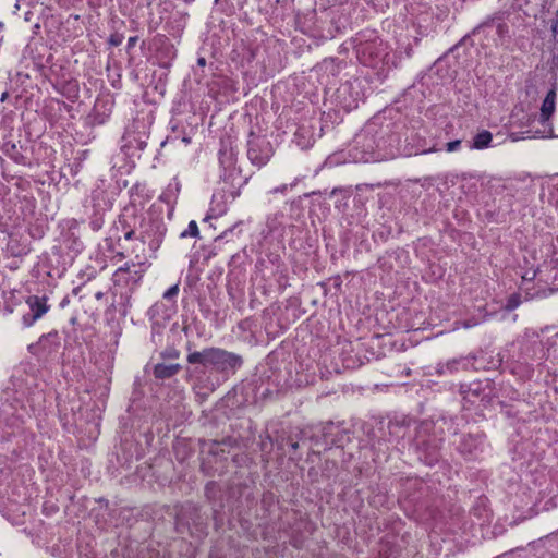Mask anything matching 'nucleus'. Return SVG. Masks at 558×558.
I'll return each mask as SVG.
<instances>
[{"instance_id":"f257e3e1","label":"nucleus","mask_w":558,"mask_h":558,"mask_svg":"<svg viewBox=\"0 0 558 558\" xmlns=\"http://www.w3.org/2000/svg\"><path fill=\"white\" fill-rule=\"evenodd\" d=\"M186 361L190 364H201L204 367L210 366L219 373H234L243 364L241 355L215 347L190 352Z\"/></svg>"},{"instance_id":"f03ea898","label":"nucleus","mask_w":558,"mask_h":558,"mask_svg":"<svg viewBox=\"0 0 558 558\" xmlns=\"http://www.w3.org/2000/svg\"><path fill=\"white\" fill-rule=\"evenodd\" d=\"M274 155V148L266 136L250 132L247 140V158L258 168L265 166Z\"/></svg>"},{"instance_id":"7ed1b4c3","label":"nucleus","mask_w":558,"mask_h":558,"mask_svg":"<svg viewBox=\"0 0 558 558\" xmlns=\"http://www.w3.org/2000/svg\"><path fill=\"white\" fill-rule=\"evenodd\" d=\"M47 296L31 295L26 299L29 312L24 314L22 323L25 327H31L36 320L41 318L50 308L47 304Z\"/></svg>"},{"instance_id":"20e7f679","label":"nucleus","mask_w":558,"mask_h":558,"mask_svg":"<svg viewBox=\"0 0 558 558\" xmlns=\"http://www.w3.org/2000/svg\"><path fill=\"white\" fill-rule=\"evenodd\" d=\"M556 88L553 87L548 90L542 102L538 121L544 126V130L542 131L543 134H553V129L550 126L549 120L556 109Z\"/></svg>"},{"instance_id":"39448f33","label":"nucleus","mask_w":558,"mask_h":558,"mask_svg":"<svg viewBox=\"0 0 558 558\" xmlns=\"http://www.w3.org/2000/svg\"><path fill=\"white\" fill-rule=\"evenodd\" d=\"M482 445L481 435H464L461 437L458 445V451L466 459H472L476 456Z\"/></svg>"},{"instance_id":"423d86ee","label":"nucleus","mask_w":558,"mask_h":558,"mask_svg":"<svg viewBox=\"0 0 558 558\" xmlns=\"http://www.w3.org/2000/svg\"><path fill=\"white\" fill-rule=\"evenodd\" d=\"M50 340L53 341V348H50L48 350V354L56 352L58 350V348L60 347L59 333L56 330L50 331L46 335H43L39 338L38 342L29 344L27 348L28 352L33 355H39L41 353H46V350H47L46 341H50Z\"/></svg>"},{"instance_id":"0eeeda50","label":"nucleus","mask_w":558,"mask_h":558,"mask_svg":"<svg viewBox=\"0 0 558 558\" xmlns=\"http://www.w3.org/2000/svg\"><path fill=\"white\" fill-rule=\"evenodd\" d=\"M492 26H496V31H497V34L500 38H504L506 36H508V33H509V27L508 25L504 22V16H502V13L498 12V13H495L490 16H487L485 21H483L480 25H477L473 31H472V34L475 35L478 33V31L481 28H484V27H492Z\"/></svg>"},{"instance_id":"6e6552de","label":"nucleus","mask_w":558,"mask_h":558,"mask_svg":"<svg viewBox=\"0 0 558 558\" xmlns=\"http://www.w3.org/2000/svg\"><path fill=\"white\" fill-rule=\"evenodd\" d=\"M182 369V366L178 363L175 364H163L158 363L154 366L153 374L155 378L157 379H169L175 376Z\"/></svg>"},{"instance_id":"1a4fd4ad","label":"nucleus","mask_w":558,"mask_h":558,"mask_svg":"<svg viewBox=\"0 0 558 558\" xmlns=\"http://www.w3.org/2000/svg\"><path fill=\"white\" fill-rule=\"evenodd\" d=\"M492 140H493L492 133L487 130H483L474 136L473 144L471 147L474 149L487 148L490 145Z\"/></svg>"},{"instance_id":"9d476101","label":"nucleus","mask_w":558,"mask_h":558,"mask_svg":"<svg viewBox=\"0 0 558 558\" xmlns=\"http://www.w3.org/2000/svg\"><path fill=\"white\" fill-rule=\"evenodd\" d=\"M522 303V296L520 293H512L507 298V302L504 306V308L508 312H511L519 307V305Z\"/></svg>"},{"instance_id":"9b49d317","label":"nucleus","mask_w":558,"mask_h":558,"mask_svg":"<svg viewBox=\"0 0 558 558\" xmlns=\"http://www.w3.org/2000/svg\"><path fill=\"white\" fill-rule=\"evenodd\" d=\"M458 360H451L448 361L446 364H438L437 366V373L438 374H446V373H453L458 369Z\"/></svg>"},{"instance_id":"f8f14e48","label":"nucleus","mask_w":558,"mask_h":558,"mask_svg":"<svg viewBox=\"0 0 558 558\" xmlns=\"http://www.w3.org/2000/svg\"><path fill=\"white\" fill-rule=\"evenodd\" d=\"M180 236L181 238H186V236L199 238V230H198V226H197L196 221L191 220L189 222L187 229H185L183 232H181Z\"/></svg>"},{"instance_id":"ddd939ff","label":"nucleus","mask_w":558,"mask_h":558,"mask_svg":"<svg viewBox=\"0 0 558 558\" xmlns=\"http://www.w3.org/2000/svg\"><path fill=\"white\" fill-rule=\"evenodd\" d=\"M160 356L163 360H175L180 356V352L174 348L166 349L160 353Z\"/></svg>"},{"instance_id":"4468645a","label":"nucleus","mask_w":558,"mask_h":558,"mask_svg":"<svg viewBox=\"0 0 558 558\" xmlns=\"http://www.w3.org/2000/svg\"><path fill=\"white\" fill-rule=\"evenodd\" d=\"M179 294V283H175L173 284L172 287H170L165 293H163V299L165 300H168V301H171L173 299L177 298V295Z\"/></svg>"},{"instance_id":"2eb2a0df","label":"nucleus","mask_w":558,"mask_h":558,"mask_svg":"<svg viewBox=\"0 0 558 558\" xmlns=\"http://www.w3.org/2000/svg\"><path fill=\"white\" fill-rule=\"evenodd\" d=\"M123 41V35L121 34H112L109 38V44L113 47H118Z\"/></svg>"},{"instance_id":"dca6fc26","label":"nucleus","mask_w":558,"mask_h":558,"mask_svg":"<svg viewBox=\"0 0 558 558\" xmlns=\"http://www.w3.org/2000/svg\"><path fill=\"white\" fill-rule=\"evenodd\" d=\"M460 146H461L460 140L451 141L446 144L447 151H450V153L458 150Z\"/></svg>"},{"instance_id":"f3484780","label":"nucleus","mask_w":558,"mask_h":558,"mask_svg":"<svg viewBox=\"0 0 558 558\" xmlns=\"http://www.w3.org/2000/svg\"><path fill=\"white\" fill-rule=\"evenodd\" d=\"M227 160L229 161V163L231 165L232 162V153H230L229 155L227 154V151H220V162L221 165H226Z\"/></svg>"},{"instance_id":"a211bd4d","label":"nucleus","mask_w":558,"mask_h":558,"mask_svg":"<svg viewBox=\"0 0 558 558\" xmlns=\"http://www.w3.org/2000/svg\"><path fill=\"white\" fill-rule=\"evenodd\" d=\"M460 324H461V326H462L463 328H466V329H468V328L475 327V326L478 324V322H477V319H475V318H471V319L463 320V322H461Z\"/></svg>"},{"instance_id":"6ab92c4d","label":"nucleus","mask_w":558,"mask_h":558,"mask_svg":"<svg viewBox=\"0 0 558 558\" xmlns=\"http://www.w3.org/2000/svg\"><path fill=\"white\" fill-rule=\"evenodd\" d=\"M162 306V304H159V303H156L154 304L150 310H149V314L151 316V318H154L158 313H159V308Z\"/></svg>"},{"instance_id":"aec40b11","label":"nucleus","mask_w":558,"mask_h":558,"mask_svg":"<svg viewBox=\"0 0 558 558\" xmlns=\"http://www.w3.org/2000/svg\"><path fill=\"white\" fill-rule=\"evenodd\" d=\"M137 39H138L137 36L130 37L128 40V49L133 48L135 46Z\"/></svg>"},{"instance_id":"412c9836","label":"nucleus","mask_w":558,"mask_h":558,"mask_svg":"<svg viewBox=\"0 0 558 558\" xmlns=\"http://www.w3.org/2000/svg\"><path fill=\"white\" fill-rule=\"evenodd\" d=\"M218 446H219V442L218 441H214L209 451L210 453L213 454H218Z\"/></svg>"},{"instance_id":"4be33fe9","label":"nucleus","mask_w":558,"mask_h":558,"mask_svg":"<svg viewBox=\"0 0 558 558\" xmlns=\"http://www.w3.org/2000/svg\"><path fill=\"white\" fill-rule=\"evenodd\" d=\"M286 191H287V185H286V184H283V185H281V186H279V187L274 189V190L271 191V193H274V194H275V193H284Z\"/></svg>"},{"instance_id":"5701e85b","label":"nucleus","mask_w":558,"mask_h":558,"mask_svg":"<svg viewBox=\"0 0 558 558\" xmlns=\"http://www.w3.org/2000/svg\"><path fill=\"white\" fill-rule=\"evenodd\" d=\"M134 234H135L134 230H132V229H131V230H129V231L124 234V238H125V240H132V239H133V236H134Z\"/></svg>"},{"instance_id":"b1692460","label":"nucleus","mask_w":558,"mask_h":558,"mask_svg":"<svg viewBox=\"0 0 558 558\" xmlns=\"http://www.w3.org/2000/svg\"><path fill=\"white\" fill-rule=\"evenodd\" d=\"M118 271H120V272H128V271H130V265H129L128 263H126V264H124L123 266H121V267L118 269Z\"/></svg>"},{"instance_id":"393cba45","label":"nucleus","mask_w":558,"mask_h":558,"mask_svg":"<svg viewBox=\"0 0 558 558\" xmlns=\"http://www.w3.org/2000/svg\"><path fill=\"white\" fill-rule=\"evenodd\" d=\"M557 28H558V21L557 20L551 21V31H553V33H557Z\"/></svg>"},{"instance_id":"a878e982","label":"nucleus","mask_w":558,"mask_h":558,"mask_svg":"<svg viewBox=\"0 0 558 558\" xmlns=\"http://www.w3.org/2000/svg\"><path fill=\"white\" fill-rule=\"evenodd\" d=\"M8 98H9V93L8 92H3L1 97H0V101L4 102Z\"/></svg>"},{"instance_id":"bb28decb","label":"nucleus","mask_w":558,"mask_h":558,"mask_svg":"<svg viewBox=\"0 0 558 558\" xmlns=\"http://www.w3.org/2000/svg\"><path fill=\"white\" fill-rule=\"evenodd\" d=\"M197 64H198L199 66H205V64H206V60H205V58H203V57L198 58V59H197Z\"/></svg>"},{"instance_id":"cd10ccee","label":"nucleus","mask_w":558,"mask_h":558,"mask_svg":"<svg viewBox=\"0 0 558 558\" xmlns=\"http://www.w3.org/2000/svg\"><path fill=\"white\" fill-rule=\"evenodd\" d=\"M46 348H47L46 353L48 354V350H49L50 348H53V341H52V340H50V341H46Z\"/></svg>"},{"instance_id":"c85d7f7f","label":"nucleus","mask_w":558,"mask_h":558,"mask_svg":"<svg viewBox=\"0 0 558 558\" xmlns=\"http://www.w3.org/2000/svg\"><path fill=\"white\" fill-rule=\"evenodd\" d=\"M405 53H407L408 58L412 57V48L408 47L407 50H405Z\"/></svg>"},{"instance_id":"c756f323","label":"nucleus","mask_w":558,"mask_h":558,"mask_svg":"<svg viewBox=\"0 0 558 558\" xmlns=\"http://www.w3.org/2000/svg\"><path fill=\"white\" fill-rule=\"evenodd\" d=\"M95 298H96L97 300L102 299V298H104V292H101V291L97 292V293L95 294Z\"/></svg>"},{"instance_id":"7c9ffc66","label":"nucleus","mask_w":558,"mask_h":558,"mask_svg":"<svg viewBox=\"0 0 558 558\" xmlns=\"http://www.w3.org/2000/svg\"><path fill=\"white\" fill-rule=\"evenodd\" d=\"M290 446L293 450H296L299 448V442H291Z\"/></svg>"},{"instance_id":"2f4dec72","label":"nucleus","mask_w":558,"mask_h":558,"mask_svg":"<svg viewBox=\"0 0 558 558\" xmlns=\"http://www.w3.org/2000/svg\"><path fill=\"white\" fill-rule=\"evenodd\" d=\"M229 232H232V231L231 230L225 231L217 240L226 238Z\"/></svg>"},{"instance_id":"473e14b6","label":"nucleus","mask_w":558,"mask_h":558,"mask_svg":"<svg viewBox=\"0 0 558 558\" xmlns=\"http://www.w3.org/2000/svg\"><path fill=\"white\" fill-rule=\"evenodd\" d=\"M534 276H536V272H533V276L527 275V278H530V280H533V279H534Z\"/></svg>"},{"instance_id":"72a5a7b5","label":"nucleus","mask_w":558,"mask_h":558,"mask_svg":"<svg viewBox=\"0 0 558 558\" xmlns=\"http://www.w3.org/2000/svg\"><path fill=\"white\" fill-rule=\"evenodd\" d=\"M534 276H536V272H533V276L527 275V278H530V280H533V279H534Z\"/></svg>"},{"instance_id":"f704fd0d","label":"nucleus","mask_w":558,"mask_h":558,"mask_svg":"<svg viewBox=\"0 0 558 558\" xmlns=\"http://www.w3.org/2000/svg\"><path fill=\"white\" fill-rule=\"evenodd\" d=\"M534 276H536V272H533V276L527 275V278H530V280H533V279H534Z\"/></svg>"},{"instance_id":"c9c22d12","label":"nucleus","mask_w":558,"mask_h":558,"mask_svg":"<svg viewBox=\"0 0 558 558\" xmlns=\"http://www.w3.org/2000/svg\"><path fill=\"white\" fill-rule=\"evenodd\" d=\"M534 276H536V272H533V276L527 275V278H530V280H533V279H534Z\"/></svg>"},{"instance_id":"e433bc0d","label":"nucleus","mask_w":558,"mask_h":558,"mask_svg":"<svg viewBox=\"0 0 558 558\" xmlns=\"http://www.w3.org/2000/svg\"><path fill=\"white\" fill-rule=\"evenodd\" d=\"M183 141H184L185 143H189V142H190V140H189V138H186V137H184V138H183Z\"/></svg>"}]
</instances>
